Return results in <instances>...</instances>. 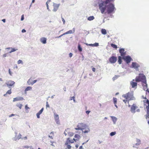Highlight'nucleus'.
<instances>
[{"label": "nucleus", "mask_w": 149, "mask_h": 149, "mask_svg": "<svg viewBox=\"0 0 149 149\" xmlns=\"http://www.w3.org/2000/svg\"><path fill=\"white\" fill-rule=\"evenodd\" d=\"M92 71H93V72H95V68H92Z\"/></svg>", "instance_id": "60"}, {"label": "nucleus", "mask_w": 149, "mask_h": 149, "mask_svg": "<svg viewBox=\"0 0 149 149\" xmlns=\"http://www.w3.org/2000/svg\"><path fill=\"white\" fill-rule=\"evenodd\" d=\"M132 68L135 69L137 70H139L138 68L140 67V65L136 63L132 62Z\"/></svg>", "instance_id": "6"}, {"label": "nucleus", "mask_w": 149, "mask_h": 149, "mask_svg": "<svg viewBox=\"0 0 149 149\" xmlns=\"http://www.w3.org/2000/svg\"><path fill=\"white\" fill-rule=\"evenodd\" d=\"M101 32L102 33L103 35H105L107 33V31L106 29H102L101 30Z\"/></svg>", "instance_id": "22"}, {"label": "nucleus", "mask_w": 149, "mask_h": 149, "mask_svg": "<svg viewBox=\"0 0 149 149\" xmlns=\"http://www.w3.org/2000/svg\"><path fill=\"white\" fill-rule=\"evenodd\" d=\"M3 57H5L7 56V54H3Z\"/></svg>", "instance_id": "57"}, {"label": "nucleus", "mask_w": 149, "mask_h": 149, "mask_svg": "<svg viewBox=\"0 0 149 149\" xmlns=\"http://www.w3.org/2000/svg\"><path fill=\"white\" fill-rule=\"evenodd\" d=\"M122 97H124L126 99H128V93L125 94H124V95H123Z\"/></svg>", "instance_id": "27"}, {"label": "nucleus", "mask_w": 149, "mask_h": 149, "mask_svg": "<svg viewBox=\"0 0 149 149\" xmlns=\"http://www.w3.org/2000/svg\"><path fill=\"white\" fill-rule=\"evenodd\" d=\"M22 140H26L27 139V137L26 136L24 137H22Z\"/></svg>", "instance_id": "42"}, {"label": "nucleus", "mask_w": 149, "mask_h": 149, "mask_svg": "<svg viewBox=\"0 0 149 149\" xmlns=\"http://www.w3.org/2000/svg\"><path fill=\"white\" fill-rule=\"evenodd\" d=\"M69 141L71 143H72L74 142V141H73V140H72L71 141H70V140H69Z\"/></svg>", "instance_id": "64"}, {"label": "nucleus", "mask_w": 149, "mask_h": 149, "mask_svg": "<svg viewBox=\"0 0 149 149\" xmlns=\"http://www.w3.org/2000/svg\"><path fill=\"white\" fill-rule=\"evenodd\" d=\"M74 137L75 138H77L78 140H79L81 137L78 134H76Z\"/></svg>", "instance_id": "25"}, {"label": "nucleus", "mask_w": 149, "mask_h": 149, "mask_svg": "<svg viewBox=\"0 0 149 149\" xmlns=\"http://www.w3.org/2000/svg\"><path fill=\"white\" fill-rule=\"evenodd\" d=\"M25 109H29V108L27 106V105H26L25 106Z\"/></svg>", "instance_id": "55"}, {"label": "nucleus", "mask_w": 149, "mask_h": 149, "mask_svg": "<svg viewBox=\"0 0 149 149\" xmlns=\"http://www.w3.org/2000/svg\"><path fill=\"white\" fill-rule=\"evenodd\" d=\"M90 111H86V113H87V114H88L89 113H90Z\"/></svg>", "instance_id": "56"}, {"label": "nucleus", "mask_w": 149, "mask_h": 149, "mask_svg": "<svg viewBox=\"0 0 149 149\" xmlns=\"http://www.w3.org/2000/svg\"><path fill=\"white\" fill-rule=\"evenodd\" d=\"M69 134L70 136H72L74 135V133L72 132H70Z\"/></svg>", "instance_id": "51"}, {"label": "nucleus", "mask_w": 149, "mask_h": 149, "mask_svg": "<svg viewBox=\"0 0 149 149\" xmlns=\"http://www.w3.org/2000/svg\"><path fill=\"white\" fill-rule=\"evenodd\" d=\"M74 98V96L70 97V100H73Z\"/></svg>", "instance_id": "58"}, {"label": "nucleus", "mask_w": 149, "mask_h": 149, "mask_svg": "<svg viewBox=\"0 0 149 149\" xmlns=\"http://www.w3.org/2000/svg\"><path fill=\"white\" fill-rule=\"evenodd\" d=\"M6 49H11V51L9 52V53H11L13 52L16 51L17 50V49L13 48L12 47L6 48Z\"/></svg>", "instance_id": "17"}, {"label": "nucleus", "mask_w": 149, "mask_h": 149, "mask_svg": "<svg viewBox=\"0 0 149 149\" xmlns=\"http://www.w3.org/2000/svg\"><path fill=\"white\" fill-rule=\"evenodd\" d=\"M119 52L122 57L125 56V55L126 54V52H125V49L124 48H122L120 49L119 50Z\"/></svg>", "instance_id": "11"}, {"label": "nucleus", "mask_w": 149, "mask_h": 149, "mask_svg": "<svg viewBox=\"0 0 149 149\" xmlns=\"http://www.w3.org/2000/svg\"><path fill=\"white\" fill-rule=\"evenodd\" d=\"M72 55H73V54H72V53H69V56L70 58H71V57L72 56Z\"/></svg>", "instance_id": "54"}, {"label": "nucleus", "mask_w": 149, "mask_h": 149, "mask_svg": "<svg viewBox=\"0 0 149 149\" xmlns=\"http://www.w3.org/2000/svg\"><path fill=\"white\" fill-rule=\"evenodd\" d=\"M27 83L29 85L31 84L32 85V80L31 78L28 80L27 81Z\"/></svg>", "instance_id": "23"}, {"label": "nucleus", "mask_w": 149, "mask_h": 149, "mask_svg": "<svg viewBox=\"0 0 149 149\" xmlns=\"http://www.w3.org/2000/svg\"><path fill=\"white\" fill-rule=\"evenodd\" d=\"M67 34H72L73 33L72 31L71 30H70L66 32Z\"/></svg>", "instance_id": "33"}, {"label": "nucleus", "mask_w": 149, "mask_h": 149, "mask_svg": "<svg viewBox=\"0 0 149 149\" xmlns=\"http://www.w3.org/2000/svg\"><path fill=\"white\" fill-rule=\"evenodd\" d=\"M15 115H15V114H11L10 115H9V117L10 118V117H11L13 116H15Z\"/></svg>", "instance_id": "50"}, {"label": "nucleus", "mask_w": 149, "mask_h": 149, "mask_svg": "<svg viewBox=\"0 0 149 149\" xmlns=\"http://www.w3.org/2000/svg\"><path fill=\"white\" fill-rule=\"evenodd\" d=\"M134 79L133 80L130 82V84L132 86V87L133 88H134L137 85V84L136 82H134Z\"/></svg>", "instance_id": "16"}, {"label": "nucleus", "mask_w": 149, "mask_h": 149, "mask_svg": "<svg viewBox=\"0 0 149 149\" xmlns=\"http://www.w3.org/2000/svg\"><path fill=\"white\" fill-rule=\"evenodd\" d=\"M60 5V4H57L55 3H53V6L54 7V8L53 10V11L54 12H55L58 9Z\"/></svg>", "instance_id": "9"}, {"label": "nucleus", "mask_w": 149, "mask_h": 149, "mask_svg": "<svg viewBox=\"0 0 149 149\" xmlns=\"http://www.w3.org/2000/svg\"><path fill=\"white\" fill-rule=\"evenodd\" d=\"M88 126L84 123H78L77 125V127L75 128V130H80L83 131V130L86 129Z\"/></svg>", "instance_id": "3"}, {"label": "nucleus", "mask_w": 149, "mask_h": 149, "mask_svg": "<svg viewBox=\"0 0 149 149\" xmlns=\"http://www.w3.org/2000/svg\"><path fill=\"white\" fill-rule=\"evenodd\" d=\"M118 77V76L115 75L114 77H113V80H114L117 79Z\"/></svg>", "instance_id": "39"}, {"label": "nucleus", "mask_w": 149, "mask_h": 149, "mask_svg": "<svg viewBox=\"0 0 149 149\" xmlns=\"http://www.w3.org/2000/svg\"><path fill=\"white\" fill-rule=\"evenodd\" d=\"M11 89L9 90H8L7 91V92H6V93L7 94H11Z\"/></svg>", "instance_id": "38"}, {"label": "nucleus", "mask_w": 149, "mask_h": 149, "mask_svg": "<svg viewBox=\"0 0 149 149\" xmlns=\"http://www.w3.org/2000/svg\"><path fill=\"white\" fill-rule=\"evenodd\" d=\"M17 63L18 64L20 63L23 64V62L21 60H19L17 61Z\"/></svg>", "instance_id": "35"}, {"label": "nucleus", "mask_w": 149, "mask_h": 149, "mask_svg": "<svg viewBox=\"0 0 149 149\" xmlns=\"http://www.w3.org/2000/svg\"><path fill=\"white\" fill-rule=\"evenodd\" d=\"M94 19V17L93 16H92L88 17L87 18V19L89 21H91L93 20Z\"/></svg>", "instance_id": "21"}, {"label": "nucleus", "mask_w": 149, "mask_h": 149, "mask_svg": "<svg viewBox=\"0 0 149 149\" xmlns=\"http://www.w3.org/2000/svg\"><path fill=\"white\" fill-rule=\"evenodd\" d=\"M62 36H63V35H62V34H61V35H60L58 37H56L55 38H60Z\"/></svg>", "instance_id": "61"}, {"label": "nucleus", "mask_w": 149, "mask_h": 149, "mask_svg": "<svg viewBox=\"0 0 149 149\" xmlns=\"http://www.w3.org/2000/svg\"><path fill=\"white\" fill-rule=\"evenodd\" d=\"M113 101L114 104H116L117 102V98L115 97H113Z\"/></svg>", "instance_id": "36"}, {"label": "nucleus", "mask_w": 149, "mask_h": 149, "mask_svg": "<svg viewBox=\"0 0 149 149\" xmlns=\"http://www.w3.org/2000/svg\"><path fill=\"white\" fill-rule=\"evenodd\" d=\"M141 144L140 143H138L137 142L135 144H133V147H136V146H138L139 145Z\"/></svg>", "instance_id": "31"}, {"label": "nucleus", "mask_w": 149, "mask_h": 149, "mask_svg": "<svg viewBox=\"0 0 149 149\" xmlns=\"http://www.w3.org/2000/svg\"><path fill=\"white\" fill-rule=\"evenodd\" d=\"M138 107L134 104L132 105L130 108V111L132 113H134L135 112V110L138 108Z\"/></svg>", "instance_id": "7"}, {"label": "nucleus", "mask_w": 149, "mask_h": 149, "mask_svg": "<svg viewBox=\"0 0 149 149\" xmlns=\"http://www.w3.org/2000/svg\"><path fill=\"white\" fill-rule=\"evenodd\" d=\"M140 111V109H136V111L137 112H139Z\"/></svg>", "instance_id": "62"}, {"label": "nucleus", "mask_w": 149, "mask_h": 149, "mask_svg": "<svg viewBox=\"0 0 149 149\" xmlns=\"http://www.w3.org/2000/svg\"><path fill=\"white\" fill-rule=\"evenodd\" d=\"M48 3H47V2L46 3V6H47V8L48 10H49V6H48Z\"/></svg>", "instance_id": "52"}, {"label": "nucleus", "mask_w": 149, "mask_h": 149, "mask_svg": "<svg viewBox=\"0 0 149 149\" xmlns=\"http://www.w3.org/2000/svg\"><path fill=\"white\" fill-rule=\"evenodd\" d=\"M13 140L16 141L18 140V139H17V137L16 136H15V137L13 138Z\"/></svg>", "instance_id": "40"}, {"label": "nucleus", "mask_w": 149, "mask_h": 149, "mask_svg": "<svg viewBox=\"0 0 149 149\" xmlns=\"http://www.w3.org/2000/svg\"><path fill=\"white\" fill-rule=\"evenodd\" d=\"M21 136H22V135H21V134L20 133L18 135V136L17 137V139H18V140L19 139H22Z\"/></svg>", "instance_id": "32"}, {"label": "nucleus", "mask_w": 149, "mask_h": 149, "mask_svg": "<svg viewBox=\"0 0 149 149\" xmlns=\"http://www.w3.org/2000/svg\"><path fill=\"white\" fill-rule=\"evenodd\" d=\"M15 83V82L12 81H9L6 83V84L8 87L9 86H12Z\"/></svg>", "instance_id": "14"}, {"label": "nucleus", "mask_w": 149, "mask_h": 149, "mask_svg": "<svg viewBox=\"0 0 149 149\" xmlns=\"http://www.w3.org/2000/svg\"><path fill=\"white\" fill-rule=\"evenodd\" d=\"M47 39L45 38H42L40 39V41L43 44H45L46 43Z\"/></svg>", "instance_id": "18"}, {"label": "nucleus", "mask_w": 149, "mask_h": 149, "mask_svg": "<svg viewBox=\"0 0 149 149\" xmlns=\"http://www.w3.org/2000/svg\"><path fill=\"white\" fill-rule=\"evenodd\" d=\"M136 141L138 143H141V141L139 139H137L136 140Z\"/></svg>", "instance_id": "48"}, {"label": "nucleus", "mask_w": 149, "mask_h": 149, "mask_svg": "<svg viewBox=\"0 0 149 149\" xmlns=\"http://www.w3.org/2000/svg\"><path fill=\"white\" fill-rule=\"evenodd\" d=\"M88 128H86V130L83 131V130L82 131V132H83L84 133H88V132H90V130L89 129V128H88V127H87Z\"/></svg>", "instance_id": "20"}, {"label": "nucleus", "mask_w": 149, "mask_h": 149, "mask_svg": "<svg viewBox=\"0 0 149 149\" xmlns=\"http://www.w3.org/2000/svg\"><path fill=\"white\" fill-rule=\"evenodd\" d=\"M26 32V31L24 29H23L22 31V33H25Z\"/></svg>", "instance_id": "59"}, {"label": "nucleus", "mask_w": 149, "mask_h": 149, "mask_svg": "<svg viewBox=\"0 0 149 149\" xmlns=\"http://www.w3.org/2000/svg\"><path fill=\"white\" fill-rule=\"evenodd\" d=\"M110 117L111 118L112 121L113 122V123L114 124H116V122L118 120V118L113 116H110Z\"/></svg>", "instance_id": "15"}, {"label": "nucleus", "mask_w": 149, "mask_h": 149, "mask_svg": "<svg viewBox=\"0 0 149 149\" xmlns=\"http://www.w3.org/2000/svg\"><path fill=\"white\" fill-rule=\"evenodd\" d=\"M122 58L127 64H128L132 60V58L129 56H124Z\"/></svg>", "instance_id": "5"}, {"label": "nucleus", "mask_w": 149, "mask_h": 149, "mask_svg": "<svg viewBox=\"0 0 149 149\" xmlns=\"http://www.w3.org/2000/svg\"><path fill=\"white\" fill-rule=\"evenodd\" d=\"M40 114H39V113H36V116H37V118H40Z\"/></svg>", "instance_id": "44"}, {"label": "nucleus", "mask_w": 149, "mask_h": 149, "mask_svg": "<svg viewBox=\"0 0 149 149\" xmlns=\"http://www.w3.org/2000/svg\"><path fill=\"white\" fill-rule=\"evenodd\" d=\"M24 19V15H22L21 16V21L23 20Z\"/></svg>", "instance_id": "49"}, {"label": "nucleus", "mask_w": 149, "mask_h": 149, "mask_svg": "<svg viewBox=\"0 0 149 149\" xmlns=\"http://www.w3.org/2000/svg\"><path fill=\"white\" fill-rule=\"evenodd\" d=\"M46 107L47 108L49 107V104H48V102H46Z\"/></svg>", "instance_id": "53"}, {"label": "nucleus", "mask_w": 149, "mask_h": 149, "mask_svg": "<svg viewBox=\"0 0 149 149\" xmlns=\"http://www.w3.org/2000/svg\"><path fill=\"white\" fill-rule=\"evenodd\" d=\"M43 108H42L38 112V113L39 114H41L43 112Z\"/></svg>", "instance_id": "34"}, {"label": "nucleus", "mask_w": 149, "mask_h": 149, "mask_svg": "<svg viewBox=\"0 0 149 149\" xmlns=\"http://www.w3.org/2000/svg\"><path fill=\"white\" fill-rule=\"evenodd\" d=\"M118 62L119 64H121L122 62V57L120 56L118 57Z\"/></svg>", "instance_id": "24"}, {"label": "nucleus", "mask_w": 149, "mask_h": 149, "mask_svg": "<svg viewBox=\"0 0 149 149\" xmlns=\"http://www.w3.org/2000/svg\"><path fill=\"white\" fill-rule=\"evenodd\" d=\"M128 98L130 99V100H134L135 98L133 96V94L132 93H128Z\"/></svg>", "instance_id": "12"}, {"label": "nucleus", "mask_w": 149, "mask_h": 149, "mask_svg": "<svg viewBox=\"0 0 149 149\" xmlns=\"http://www.w3.org/2000/svg\"><path fill=\"white\" fill-rule=\"evenodd\" d=\"M67 147L68 149H70L71 148V146L69 145H67Z\"/></svg>", "instance_id": "41"}, {"label": "nucleus", "mask_w": 149, "mask_h": 149, "mask_svg": "<svg viewBox=\"0 0 149 149\" xmlns=\"http://www.w3.org/2000/svg\"><path fill=\"white\" fill-rule=\"evenodd\" d=\"M37 81V80H35L32 82V85L34 83H36Z\"/></svg>", "instance_id": "46"}, {"label": "nucleus", "mask_w": 149, "mask_h": 149, "mask_svg": "<svg viewBox=\"0 0 149 149\" xmlns=\"http://www.w3.org/2000/svg\"><path fill=\"white\" fill-rule=\"evenodd\" d=\"M78 50L80 52H81L82 51V48L81 47V45H79L78 47Z\"/></svg>", "instance_id": "29"}, {"label": "nucleus", "mask_w": 149, "mask_h": 149, "mask_svg": "<svg viewBox=\"0 0 149 149\" xmlns=\"http://www.w3.org/2000/svg\"><path fill=\"white\" fill-rule=\"evenodd\" d=\"M8 72H9V74L10 75H12V73L10 71V69H9L8 70Z\"/></svg>", "instance_id": "45"}, {"label": "nucleus", "mask_w": 149, "mask_h": 149, "mask_svg": "<svg viewBox=\"0 0 149 149\" xmlns=\"http://www.w3.org/2000/svg\"><path fill=\"white\" fill-rule=\"evenodd\" d=\"M144 106H146L147 110V113L148 115L149 112V100L148 99L143 100Z\"/></svg>", "instance_id": "4"}, {"label": "nucleus", "mask_w": 149, "mask_h": 149, "mask_svg": "<svg viewBox=\"0 0 149 149\" xmlns=\"http://www.w3.org/2000/svg\"><path fill=\"white\" fill-rule=\"evenodd\" d=\"M61 18H62V21L63 22V24H65V20L62 17Z\"/></svg>", "instance_id": "47"}, {"label": "nucleus", "mask_w": 149, "mask_h": 149, "mask_svg": "<svg viewBox=\"0 0 149 149\" xmlns=\"http://www.w3.org/2000/svg\"><path fill=\"white\" fill-rule=\"evenodd\" d=\"M116 134V132H111L110 134V135L111 136H113L114 135H115Z\"/></svg>", "instance_id": "28"}, {"label": "nucleus", "mask_w": 149, "mask_h": 149, "mask_svg": "<svg viewBox=\"0 0 149 149\" xmlns=\"http://www.w3.org/2000/svg\"><path fill=\"white\" fill-rule=\"evenodd\" d=\"M99 8L102 14L105 13V11L107 10L108 13L113 12L114 9V5L107 2L101 1L98 3Z\"/></svg>", "instance_id": "1"}, {"label": "nucleus", "mask_w": 149, "mask_h": 149, "mask_svg": "<svg viewBox=\"0 0 149 149\" xmlns=\"http://www.w3.org/2000/svg\"><path fill=\"white\" fill-rule=\"evenodd\" d=\"M135 81L136 82H139L141 81L143 83L145 84V85H143L144 87H145L146 88H147V84L146 77L145 75L142 74H139V76H136L135 78Z\"/></svg>", "instance_id": "2"}, {"label": "nucleus", "mask_w": 149, "mask_h": 149, "mask_svg": "<svg viewBox=\"0 0 149 149\" xmlns=\"http://www.w3.org/2000/svg\"><path fill=\"white\" fill-rule=\"evenodd\" d=\"M111 47H113V48L115 49H116L117 47V46L113 44H111Z\"/></svg>", "instance_id": "30"}, {"label": "nucleus", "mask_w": 149, "mask_h": 149, "mask_svg": "<svg viewBox=\"0 0 149 149\" xmlns=\"http://www.w3.org/2000/svg\"><path fill=\"white\" fill-rule=\"evenodd\" d=\"M50 142L52 143L51 144V145L53 146L54 147H55L54 145L53 144V143H54L55 142L54 141H50Z\"/></svg>", "instance_id": "43"}, {"label": "nucleus", "mask_w": 149, "mask_h": 149, "mask_svg": "<svg viewBox=\"0 0 149 149\" xmlns=\"http://www.w3.org/2000/svg\"><path fill=\"white\" fill-rule=\"evenodd\" d=\"M16 106L17 107H18L20 109H21L22 105L20 103H17L16 104Z\"/></svg>", "instance_id": "26"}, {"label": "nucleus", "mask_w": 149, "mask_h": 149, "mask_svg": "<svg viewBox=\"0 0 149 149\" xmlns=\"http://www.w3.org/2000/svg\"><path fill=\"white\" fill-rule=\"evenodd\" d=\"M117 58L115 56H112L109 58L110 62L112 63H115L117 61Z\"/></svg>", "instance_id": "10"}, {"label": "nucleus", "mask_w": 149, "mask_h": 149, "mask_svg": "<svg viewBox=\"0 0 149 149\" xmlns=\"http://www.w3.org/2000/svg\"><path fill=\"white\" fill-rule=\"evenodd\" d=\"M99 46V43H95L93 44V47H97Z\"/></svg>", "instance_id": "37"}, {"label": "nucleus", "mask_w": 149, "mask_h": 149, "mask_svg": "<svg viewBox=\"0 0 149 149\" xmlns=\"http://www.w3.org/2000/svg\"><path fill=\"white\" fill-rule=\"evenodd\" d=\"M24 100V98L22 97H16L14 98L13 99V102H15V101L22 100Z\"/></svg>", "instance_id": "13"}, {"label": "nucleus", "mask_w": 149, "mask_h": 149, "mask_svg": "<svg viewBox=\"0 0 149 149\" xmlns=\"http://www.w3.org/2000/svg\"><path fill=\"white\" fill-rule=\"evenodd\" d=\"M54 117L56 123L58 124H60V123L59 119V117L58 115L55 113H54Z\"/></svg>", "instance_id": "8"}, {"label": "nucleus", "mask_w": 149, "mask_h": 149, "mask_svg": "<svg viewBox=\"0 0 149 149\" xmlns=\"http://www.w3.org/2000/svg\"><path fill=\"white\" fill-rule=\"evenodd\" d=\"M32 87L30 86L27 87L25 90V93L26 94V91H30L31 90Z\"/></svg>", "instance_id": "19"}, {"label": "nucleus", "mask_w": 149, "mask_h": 149, "mask_svg": "<svg viewBox=\"0 0 149 149\" xmlns=\"http://www.w3.org/2000/svg\"><path fill=\"white\" fill-rule=\"evenodd\" d=\"M79 149H83L82 146H80L79 147Z\"/></svg>", "instance_id": "63"}]
</instances>
